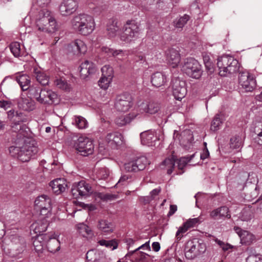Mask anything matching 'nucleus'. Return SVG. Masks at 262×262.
Listing matches in <instances>:
<instances>
[{
    "mask_svg": "<svg viewBox=\"0 0 262 262\" xmlns=\"http://www.w3.org/2000/svg\"><path fill=\"white\" fill-rule=\"evenodd\" d=\"M160 107L158 104L154 102H143L140 106V112L141 113L154 114L158 112Z\"/></svg>",
    "mask_w": 262,
    "mask_h": 262,
    "instance_id": "26",
    "label": "nucleus"
},
{
    "mask_svg": "<svg viewBox=\"0 0 262 262\" xmlns=\"http://www.w3.org/2000/svg\"><path fill=\"white\" fill-rule=\"evenodd\" d=\"M18 146H12L9 148V152L12 157L25 162L29 161L38 152L36 142L32 139L23 140V144L17 143Z\"/></svg>",
    "mask_w": 262,
    "mask_h": 262,
    "instance_id": "1",
    "label": "nucleus"
},
{
    "mask_svg": "<svg viewBox=\"0 0 262 262\" xmlns=\"http://www.w3.org/2000/svg\"><path fill=\"white\" fill-rule=\"evenodd\" d=\"M67 50L68 52L78 55L85 54L87 51V46L83 40L77 39L68 45Z\"/></svg>",
    "mask_w": 262,
    "mask_h": 262,
    "instance_id": "16",
    "label": "nucleus"
},
{
    "mask_svg": "<svg viewBox=\"0 0 262 262\" xmlns=\"http://www.w3.org/2000/svg\"><path fill=\"white\" fill-rule=\"evenodd\" d=\"M34 206L39 210L40 215L45 219H48L52 215V205L51 198L45 194L41 195L36 198Z\"/></svg>",
    "mask_w": 262,
    "mask_h": 262,
    "instance_id": "5",
    "label": "nucleus"
},
{
    "mask_svg": "<svg viewBox=\"0 0 262 262\" xmlns=\"http://www.w3.org/2000/svg\"><path fill=\"white\" fill-rule=\"evenodd\" d=\"M16 80L23 91H26L29 89L30 79L28 75H19L16 77Z\"/></svg>",
    "mask_w": 262,
    "mask_h": 262,
    "instance_id": "37",
    "label": "nucleus"
},
{
    "mask_svg": "<svg viewBox=\"0 0 262 262\" xmlns=\"http://www.w3.org/2000/svg\"><path fill=\"white\" fill-rule=\"evenodd\" d=\"M23 121V115L21 117H14L12 120V122L13 123V125L12 126V127L14 128L15 126L19 125V123Z\"/></svg>",
    "mask_w": 262,
    "mask_h": 262,
    "instance_id": "64",
    "label": "nucleus"
},
{
    "mask_svg": "<svg viewBox=\"0 0 262 262\" xmlns=\"http://www.w3.org/2000/svg\"><path fill=\"white\" fill-rule=\"evenodd\" d=\"M171 86L173 95L176 99L180 100L185 96L187 90L184 81L178 78H174L171 80Z\"/></svg>",
    "mask_w": 262,
    "mask_h": 262,
    "instance_id": "11",
    "label": "nucleus"
},
{
    "mask_svg": "<svg viewBox=\"0 0 262 262\" xmlns=\"http://www.w3.org/2000/svg\"><path fill=\"white\" fill-rule=\"evenodd\" d=\"M53 192L56 194H59L64 192L67 187V183L64 179H56L50 183Z\"/></svg>",
    "mask_w": 262,
    "mask_h": 262,
    "instance_id": "23",
    "label": "nucleus"
},
{
    "mask_svg": "<svg viewBox=\"0 0 262 262\" xmlns=\"http://www.w3.org/2000/svg\"><path fill=\"white\" fill-rule=\"evenodd\" d=\"M120 27L117 21L113 20L107 26V34L110 37H115L119 31Z\"/></svg>",
    "mask_w": 262,
    "mask_h": 262,
    "instance_id": "43",
    "label": "nucleus"
},
{
    "mask_svg": "<svg viewBox=\"0 0 262 262\" xmlns=\"http://www.w3.org/2000/svg\"><path fill=\"white\" fill-rule=\"evenodd\" d=\"M48 221L47 219H45L43 216H40V220L34 222L31 226V232H33L38 235H41L40 233L45 232L47 228Z\"/></svg>",
    "mask_w": 262,
    "mask_h": 262,
    "instance_id": "22",
    "label": "nucleus"
},
{
    "mask_svg": "<svg viewBox=\"0 0 262 262\" xmlns=\"http://www.w3.org/2000/svg\"><path fill=\"white\" fill-rule=\"evenodd\" d=\"M133 104L132 96L128 94H123L117 96L115 107L118 111L125 112L128 111Z\"/></svg>",
    "mask_w": 262,
    "mask_h": 262,
    "instance_id": "14",
    "label": "nucleus"
},
{
    "mask_svg": "<svg viewBox=\"0 0 262 262\" xmlns=\"http://www.w3.org/2000/svg\"><path fill=\"white\" fill-rule=\"evenodd\" d=\"M175 159L173 157L166 159L160 165V167L162 169L167 170V173L169 174L172 172V169L174 168L175 164Z\"/></svg>",
    "mask_w": 262,
    "mask_h": 262,
    "instance_id": "36",
    "label": "nucleus"
},
{
    "mask_svg": "<svg viewBox=\"0 0 262 262\" xmlns=\"http://www.w3.org/2000/svg\"><path fill=\"white\" fill-rule=\"evenodd\" d=\"M77 0H62L58 6V11L62 16H68L75 13L78 8Z\"/></svg>",
    "mask_w": 262,
    "mask_h": 262,
    "instance_id": "12",
    "label": "nucleus"
},
{
    "mask_svg": "<svg viewBox=\"0 0 262 262\" xmlns=\"http://www.w3.org/2000/svg\"><path fill=\"white\" fill-rule=\"evenodd\" d=\"M8 118L11 120V121L13 119L14 117H21L23 115V114L21 113H18L17 111H15L13 110H10L8 112Z\"/></svg>",
    "mask_w": 262,
    "mask_h": 262,
    "instance_id": "61",
    "label": "nucleus"
},
{
    "mask_svg": "<svg viewBox=\"0 0 262 262\" xmlns=\"http://www.w3.org/2000/svg\"><path fill=\"white\" fill-rule=\"evenodd\" d=\"M11 53L15 57H19L23 55V49L21 48L20 45L18 42H13L10 45Z\"/></svg>",
    "mask_w": 262,
    "mask_h": 262,
    "instance_id": "44",
    "label": "nucleus"
},
{
    "mask_svg": "<svg viewBox=\"0 0 262 262\" xmlns=\"http://www.w3.org/2000/svg\"><path fill=\"white\" fill-rule=\"evenodd\" d=\"M31 19L34 23V29L37 33H41L44 25L47 24L48 19H51V12L46 9H37L33 7L29 14L25 18Z\"/></svg>",
    "mask_w": 262,
    "mask_h": 262,
    "instance_id": "4",
    "label": "nucleus"
},
{
    "mask_svg": "<svg viewBox=\"0 0 262 262\" xmlns=\"http://www.w3.org/2000/svg\"><path fill=\"white\" fill-rule=\"evenodd\" d=\"M37 101L40 103L51 104L55 102L57 95L51 90H41Z\"/></svg>",
    "mask_w": 262,
    "mask_h": 262,
    "instance_id": "21",
    "label": "nucleus"
},
{
    "mask_svg": "<svg viewBox=\"0 0 262 262\" xmlns=\"http://www.w3.org/2000/svg\"><path fill=\"white\" fill-rule=\"evenodd\" d=\"M254 132L256 135L255 137V142L258 144L262 145V122L258 123L255 125Z\"/></svg>",
    "mask_w": 262,
    "mask_h": 262,
    "instance_id": "46",
    "label": "nucleus"
},
{
    "mask_svg": "<svg viewBox=\"0 0 262 262\" xmlns=\"http://www.w3.org/2000/svg\"><path fill=\"white\" fill-rule=\"evenodd\" d=\"M189 19V15L185 14L178 19H176L174 21L175 27L178 28H182L186 24Z\"/></svg>",
    "mask_w": 262,
    "mask_h": 262,
    "instance_id": "54",
    "label": "nucleus"
},
{
    "mask_svg": "<svg viewBox=\"0 0 262 262\" xmlns=\"http://www.w3.org/2000/svg\"><path fill=\"white\" fill-rule=\"evenodd\" d=\"M41 33H54L57 30L56 21L52 15L51 19H48Z\"/></svg>",
    "mask_w": 262,
    "mask_h": 262,
    "instance_id": "34",
    "label": "nucleus"
},
{
    "mask_svg": "<svg viewBox=\"0 0 262 262\" xmlns=\"http://www.w3.org/2000/svg\"><path fill=\"white\" fill-rule=\"evenodd\" d=\"M55 85L59 89L65 91H69L71 89V85L68 83L63 77L57 78L54 81Z\"/></svg>",
    "mask_w": 262,
    "mask_h": 262,
    "instance_id": "41",
    "label": "nucleus"
},
{
    "mask_svg": "<svg viewBox=\"0 0 262 262\" xmlns=\"http://www.w3.org/2000/svg\"><path fill=\"white\" fill-rule=\"evenodd\" d=\"M139 249H143V250H150V247L149 246V241H148L146 242L145 244L142 245L138 248H136L135 250L133 251H129L127 254L126 255V256H129L134 253L135 252L138 251Z\"/></svg>",
    "mask_w": 262,
    "mask_h": 262,
    "instance_id": "58",
    "label": "nucleus"
},
{
    "mask_svg": "<svg viewBox=\"0 0 262 262\" xmlns=\"http://www.w3.org/2000/svg\"><path fill=\"white\" fill-rule=\"evenodd\" d=\"M95 71V67L94 64L88 60L82 62L80 66V76L83 79L94 73Z\"/></svg>",
    "mask_w": 262,
    "mask_h": 262,
    "instance_id": "25",
    "label": "nucleus"
},
{
    "mask_svg": "<svg viewBox=\"0 0 262 262\" xmlns=\"http://www.w3.org/2000/svg\"><path fill=\"white\" fill-rule=\"evenodd\" d=\"M151 82L156 87H160L167 82L166 76L162 72H156L151 76Z\"/></svg>",
    "mask_w": 262,
    "mask_h": 262,
    "instance_id": "30",
    "label": "nucleus"
},
{
    "mask_svg": "<svg viewBox=\"0 0 262 262\" xmlns=\"http://www.w3.org/2000/svg\"><path fill=\"white\" fill-rule=\"evenodd\" d=\"M75 149L82 156H87L94 151V144L92 140L85 136H80L75 142Z\"/></svg>",
    "mask_w": 262,
    "mask_h": 262,
    "instance_id": "9",
    "label": "nucleus"
},
{
    "mask_svg": "<svg viewBox=\"0 0 262 262\" xmlns=\"http://www.w3.org/2000/svg\"><path fill=\"white\" fill-rule=\"evenodd\" d=\"M253 217V212L249 207L245 208L241 212L239 216L241 221L246 222L251 220Z\"/></svg>",
    "mask_w": 262,
    "mask_h": 262,
    "instance_id": "45",
    "label": "nucleus"
},
{
    "mask_svg": "<svg viewBox=\"0 0 262 262\" xmlns=\"http://www.w3.org/2000/svg\"><path fill=\"white\" fill-rule=\"evenodd\" d=\"M234 230L239 237L242 245H250L255 242L254 235L249 231L243 230L238 227H234Z\"/></svg>",
    "mask_w": 262,
    "mask_h": 262,
    "instance_id": "17",
    "label": "nucleus"
},
{
    "mask_svg": "<svg viewBox=\"0 0 262 262\" xmlns=\"http://www.w3.org/2000/svg\"><path fill=\"white\" fill-rule=\"evenodd\" d=\"M123 30L120 39L123 41L129 42L139 37L140 30L137 23L135 21H127L124 25Z\"/></svg>",
    "mask_w": 262,
    "mask_h": 262,
    "instance_id": "7",
    "label": "nucleus"
},
{
    "mask_svg": "<svg viewBox=\"0 0 262 262\" xmlns=\"http://www.w3.org/2000/svg\"><path fill=\"white\" fill-rule=\"evenodd\" d=\"M97 227L104 235H108L114 231V224L105 220H101L98 222Z\"/></svg>",
    "mask_w": 262,
    "mask_h": 262,
    "instance_id": "27",
    "label": "nucleus"
},
{
    "mask_svg": "<svg viewBox=\"0 0 262 262\" xmlns=\"http://www.w3.org/2000/svg\"><path fill=\"white\" fill-rule=\"evenodd\" d=\"M148 256L145 253L140 252L137 254L134 262H147Z\"/></svg>",
    "mask_w": 262,
    "mask_h": 262,
    "instance_id": "57",
    "label": "nucleus"
},
{
    "mask_svg": "<svg viewBox=\"0 0 262 262\" xmlns=\"http://www.w3.org/2000/svg\"><path fill=\"white\" fill-rule=\"evenodd\" d=\"M105 141L112 148H117L124 143L122 135L119 132L108 134L105 137Z\"/></svg>",
    "mask_w": 262,
    "mask_h": 262,
    "instance_id": "19",
    "label": "nucleus"
},
{
    "mask_svg": "<svg viewBox=\"0 0 262 262\" xmlns=\"http://www.w3.org/2000/svg\"><path fill=\"white\" fill-rule=\"evenodd\" d=\"M247 262H262V255H250L246 259Z\"/></svg>",
    "mask_w": 262,
    "mask_h": 262,
    "instance_id": "60",
    "label": "nucleus"
},
{
    "mask_svg": "<svg viewBox=\"0 0 262 262\" xmlns=\"http://www.w3.org/2000/svg\"><path fill=\"white\" fill-rule=\"evenodd\" d=\"M101 51L103 54H106V56H113L117 57L118 59H121L118 57L119 54H127V51H123L122 50H114L107 47H102L101 48Z\"/></svg>",
    "mask_w": 262,
    "mask_h": 262,
    "instance_id": "35",
    "label": "nucleus"
},
{
    "mask_svg": "<svg viewBox=\"0 0 262 262\" xmlns=\"http://www.w3.org/2000/svg\"><path fill=\"white\" fill-rule=\"evenodd\" d=\"M102 76L110 78L113 77V69L108 65H105L101 68Z\"/></svg>",
    "mask_w": 262,
    "mask_h": 262,
    "instance_id": "52",
    "label": "nucleus"
},
{
    "mask_svg": "<svg viewBox=\"0 0 262 262\" xmlns=\"http://www.w3.org/2000/svg\"><path fill=\"white\" fill-rule=\"evenodd\" d=\"M206 249L205 244L198 239H193L187 243L185 248V256L192 259L203 253Z\"/></svg>",
    "mask_w": 262,
    "mask_h": 262,
    "instance_id": "6",
    "label": "nucleus"
},
{
    "mask_svg": "<svg viewBox=\"0 0 262 262\" xmlns=\"http://www.w3.org/2000/svg\"><path fill=\"white\" fill-rule=\"evenodd\" d=\"M72 194L75 198L79 196H85L92 192L91 186L84 181H80L73 185L71 189Z\"/></svg>",
    "mask_w": 262,
    "mask_h": 262,
    "instance_id": "13",
    "label": "nucleus"
},
{
    "mask_svg": "<svg viewBox=\"0 0 262 262\" xmlns=\"http://www.w3.org/2000/svg\"><path fill=\"white\" fill-rule=\"evenodd\" d=\"M181 70L193 78L198 79L202 75L201 66L196 60L192 58H187L184 62Z\"/></svg>",
    "mask_w": 262,
    "mask_h": 262,
    "instance_id": "8",
    "label": "nucleus"
},
{
    "mask_svg": "<svg viewBox=\"0 0 262 262\" xmlns=\"http://www.w3.org/2000/svg\"><path fill=\"white\" fill-rule=\"evenodd\" d=\"M112 79L110 78L101 76L98 81L99 86L103 90H106L110 86Z\"/></svg>",
    "mask_w": 262,
    "mask_h": 262,
    "instance_id": "53",
    "label": "nucleus"
},
{
    "mask_svg": "<svg viewBox=\"0 0 262 262\" xmlns=\"http://www.w3.org/2000/svg\"><path fill=\"white\" fill-rule=\"evenodd\" d=\"M204 145L205 146V148H204L201 154L200 158L202 160H205L206 158H207L209 156V152L208 150V149L206 147V143H204Z\"/></svg>",
    "mask_w": 262,
    "mask_h": 262,
    "instance_id": "63",
    "label": "nucleus"
},
{
    "mask_svg": "<svg viewBox=\"0 0 262 262\" xmlns=\"http://www.w3.org/2000/svg\"><path fill=\"white\" fill-rule=\"evenodd\" d=\"M129 179V176L127 175H124L122 176L119 180L118 181V183L116 184V185L118 186L124 185L126 184V183L127 181Z\"/></svg>",
    "mask_w": 262,
    "mask_h": 262,
    "instance_id": "62",
    "label": "nucleus"
},
{
    "mask_svg": "<svg viewBox=\"0 0 262 262\" xmlns=\"http://www.w3.org/2000/svg\"><path fill=\"white\" fill-rule=\"evenodd\" d=\"M102 254H101L100 252L94 250H91L87 252L86 254V258L89 261L99 262L100 258L102 257Z\"/></svg>",
    "mask_w": 262,
    "mask_h": 262,
    "instance_id": "42",
    "label": "nucleus"
},
{
    "mask_svg": "<svg viewBox=\"0 0 262 262\" xmlns=\"http://www.w3.org/2000/svg\"><path fill=\"white\" fill-rule=\"evenodd\" d=\"M202 221L201 216L198 217L189 219L184 224L188 228V229L195 227L196 225L199 224Z\"/></svg>",
    "mask_w": 262,
    "mask_h": 262,
    "instance_id": "49",
    "label": "nucleus"
},
{
    "mask_svg": "<svg viewBox=\"0 0 262 262\" xmlns=\"http://www.w3.org/2000/svg\"><path fill=\"white\" fill-rule=\"evenodd\" d=\"M76 229L79 233L83 237H88L93 235L91 228L84 223L77 224Z\"/></svg>",
    "mask_w": 262,
    "mask_h": 262,
    "instance_id": "38",
    "label": "nucleus"
},
{
    "mask_svg": "<svg viewBox=\"0 0 262 262\" xmlns=\"http://www.w3.org/2000/svg\"><path fill=\"white\" fill-rule=\"evenodd\" d=\"M215 242L220 246V247L222 249V250L224 251H228V250L231 249L233 248V246L230 245L228 243H225L224 242L221 241L220 239H216L215 240Z\"/></svg>",
    "mask_w": 262,
    "mask_h": 262,
    "instance_id": "59",
    "label": "nucleus"
},
{
    "mask_svg": "<svg viewBox=\"0 0 262 262\" xmlns=\"http://www.w3.org/2000/svg\"><path fill=\"white\" fill-rule=\"evenodd\" d=\"M195 156V154L190 157H184L181 158L177 162L178 167L179 169H183L186 164L191 161Z\"/></svg>",
    "mask_w": 262,
    "mask_h": 262,
    "instance_id": "51",
    "label": "nucleus"
},
{
    "mask_svg": "<svg viewBox=\"0 0 262 262\" xmlns=\"http://www.w3.org/2000/svg\"><path fill=\"white\" fill-rule=\"evenodd\" d=\"M238 83L241 88L245 92H252L256 87V80L253 76L248 72L244 71L239 73Z\"/></svg>",
    "mask_w": 262,
    "mask_h": 262,
    "instance_id": "10",
    "label": "nucleus"
},
{
    "mask_svg": "<svg viewBox=\"0 0 262 262\" xmlns=\"http://www.w3.org/2000/svg\"><path fill=\"white\" fill-rule=\"evenodd\" d=\"M71 25L73 30L82 35L90 34L95 28L94 18L85 14H80L74 16L71 20Z\"/></svg>",
    "mask_w": 262,
    "mask_h": 262,
    "instance_id": "2",
    "label": "nucleus"
},
{
    "mask_svg": "<svg viewBox=\"0 0 262 262\" xmlns=\"http://www.w3.org/2000/svg\"><path fill=\"white\" fill-rule=\"evenodd\" d=\"M135 117L133 114L121 115L116 119L115 122L118 126H122L129 123Z\"/></svg>",
    "mask_w": 262,
    "mask_h": 262,
    "instance_id": "39",
    "label": "nucleus"
},
{
    "mask_svg": "<svg viewBox=\"0 0 262 262\" xmlns=\"http://www.w3.org/2000/svg\"><path fill=\"white\" fill-rule=\"evenodd\" d=\"M217 66L219 73L221 76H227L238 71L239 64L238 61L233 57L224 55L217 59Z\"/></svg>",
    "mask_w": 262,
    "mask_h": 262,
    "instance_id": "3",
    "label": "nucleus"
},
{
    "mask_svg": "<svg viewBox=\"0 0 262 262\" xmlns=\"http://www.w3.org/2000/svg\"><path fill=\"white\" fill-rule=\"evenodd\" d=\"M18 106L26 111H31L35 108L34 101L29 97L22 96L19 100Z\"/></svg>",
    "mask_w": 262,
    "mask_h": 262,
    "instance_id": "28",
    "label": "nucleus"
},
{
    "mask_svg": "<svg viewBox=\"0 0 262 262\" xmlns=\"http://www.w3.org/2000/svg\"><path fill=\"white\" fill-rule=\"evenodd\" d=\"M141 141L142 144L148 146H152L156 145L157 141L160 140L157 137V133L152 130L145 131L140 134Z\"/></svg>",
    "mask_w": 262,
    "mask_h": 262,
    "instance_id": "18",
    "label": "nucleus"
},
{
    "mask_svg": "<svg viewBox=\"0 0 262 262\" xmlns=\"http://www.w3.org/2000/svg\"><path fill=\"white\" fill-rule=\"evenodd\" d=\"M47 235H38L33 241V244L37 252H41L43 247L46 246V239Z\"/></svg>",
    "mask_w": 262,
    "mask_h": 262,
    "instance_id": "32",
    "label": "nucleus"
},
{
    "mask_svg": "<svg viewBox=\"0 0 262 262\" xmlns=\"http://www.w3.org/2000/svg\"><path fill=\"white\" fill-rule=\"evenodd\" d=\"M41 90L38 86H32L29 89V93L31 96L35 98L37 101L39 97L40 92Z\"/></svg>",
    "mask_w": 262,
    "mask_h": 262,
    "instance_id": "56",
    "label": "nucleus"
},
{
    "mask_svg": "<svg viewBox=\"0 0 262 262\" xmlns=\"http://www.w3.org/2000/svg\"><path fill=\"white\" fill-rule=\"evenodd\" d=\"M147 164H148V161L147 158L142 156L135 160L125 163L124 168L128 172H137L143 170Z\"/></svg>",
    "mask_w": 262,
    "mask_h": 262,
    "instance_id": "15",
    "label": "nucleus"
},
{
    "mask_svg": "<svg viewBox=\"0 0 262 262\" xmlns=\"http://www.w3.org/2000/svg\"><path fill=\"white\" fill-rule=\"evenodd\" d=\"M98 243L101 246H104L108 248H110L112 250L116 249L118 247L117 243L114 240H111V241L100 240L98 242Z\"/></svg>",
    "mask_w": 262,
    "mask_h": 262,
    "instance_id": "50",
    "label": "nucleus"
},
{
    "mask_svg": "<svg viewBox=\"0 0 262 262\" xmlns=\"http://www.w3.org/2000/svg\"><path fill=\"white\" fill-rule=\"evenodd\" d=\"M58 236L55 234L51 236L47 235L46 239V246L48 250L52 253L56 252L60 249V242Z\"/></svg>",
    "mask_w": 262,
    "mask_h": 262,
    "instance_id": "24",
    "label": "nucleus"
},
{
    "mask_svg": "<svg viewBox=\"0 0 262 262\" xmlns=\"http://www.w3.org/2000/svg\"><path fill=\"white\" fill-rule=\"evenodd\" d=\"M189 229L183 223L182 226L178 228L176 233V239L177 241H179L183 237V234L186 232Z\"/></svg>",
    "mask_w": 262,
    "mask_h": 262,
    "instance_id": "55",
    "label": "nucleus"
},
{
    "mask_svg": "<svg viewBox=\"0 0 262 262\" xmlns=\"http://www.w3.org/2000/svg\"><path fill=\"white\" fill-rule=\"evenodd\" d=\"M72 124L80 129L86 128L88 126L87 120L81 116H74L72 119Z\"/></svg>",
    "mask_w": 262,
    "mask_h": 262,
    "instance_id": "33",
    "label": "nucleus"
},
{
    "mask_svg": "<svg viewBox=\"0 0 262 262\" xmlns=\"http://www.w3.org/2000/svg\"><path fill=\"white\" fill-rule=\"evenodd\" d=\"M167 63L172 68L177 67L180 63L181 57L179 51L172 48L167 50L165 53Z\"/></svg>",
    "mask_w": 262,
    "mask_h": 262,
    "instance_id": "20",
    "label": "nucleus"
},
{
    "mask_svg": "<svg viewBox=\"0 0 262 262\" xmlns=\"http://www.w3.org/2000/svg\"><path fill=\"white\" fill-rule=\"evenodd\" d=\"M222 124V121L220 115L217 114L212 120L210 127L211 130L214 132L220 128Z\"/></svg>",
    "mask_w": 262,
    "mask_h": 262,
    "instance_id": "48",
    "label": "nucleus"
},
{
    "mask_svg": "<svg viewBox=\"0 0 262 262\" xmlns=\"http://www.w3.org/2000/svg\"><path fill=\"white\" fill-rule=\"evenodd\" d=\"M110 171L106 167L99 168L96 171V177L99 180H105L110 176Z\"/></svg>",
    "mask_w": 262,
    "mask_h": 262,
    "instance_id": "47",
    "label": "nucleus"
},
{
    "mask_svg": "<svg viewBox=\"0 0 262 262\" xmlns=\"http://www.w3.org/2000/svg\"><path fill=\"white\" fill-rule=\"evenodd\" d=\"M33 75L36 77L37 81L42 85H46L49 82V76L42 70L37 67L33 68Z\"/></svg>",
    "mask_w": 262,
    "mask_h": 262,
    "instance_id": "29",
    "label": "nucleus"
},
{
    "mask_svg": "<svg viewBox=\"0 0 262 262\" xmlns=\"http://www.w3.org/2000/svg\"><path fill=\"white\" fill-rule=\"evenodd\" d=\"M243 145V139L241 136L236 135L230 139V147L233 149H240Z\"/></svg>",
    "mask_w": 262,
    "mask_h": 262,
    "instance_id": "40",
    "label": "nucleus"
},
{
    "mask_svg": "<svg viewBox=\"0 0 262 262\" xmlns=\"http://www.w3.org/2000/svg\"><path fill=\"white\" fill-rule=\"evenodd\" d=\"M210 216L214 219H220L223 217H230L228 208L225 206H222L217 209H214L210 212Z\"/></svg>",
    "mask_w": 262,
    "mask_h": 262,
    "instance_id": "31",
    "label": "nucleus"
}]
</instances>
